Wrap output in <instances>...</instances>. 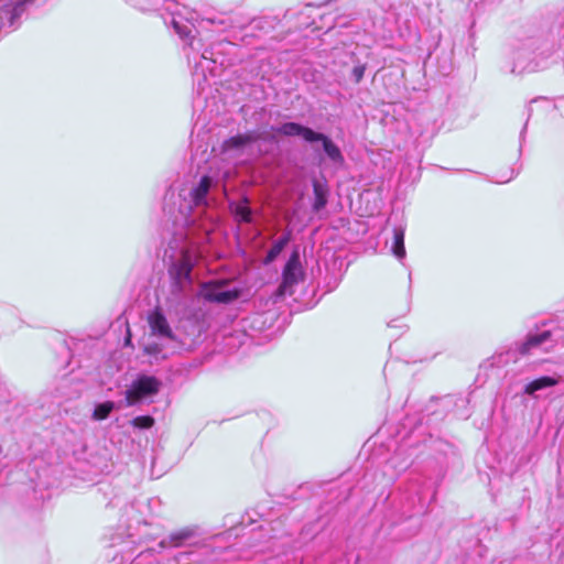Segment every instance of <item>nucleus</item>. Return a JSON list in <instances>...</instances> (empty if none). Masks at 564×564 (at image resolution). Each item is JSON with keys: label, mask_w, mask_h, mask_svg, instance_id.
Masks as SVG:
<instances>
[{"label": "nucleus", "mask_w": 564, "mask_h": 564, "mask_svg": "<svg viewBox=\"0 0 564 564\" xmlns=\"http://www.w3.org/2000/svg\"><path fill=\"white\" fill-rule=\"evenodd\" d=\"M366 72V64L355 65L351 70L352 79L356 84L360 83Z\"/></svg>", "instance_id": "23"}, {"label": "nucleus", "mask_w": 564, "mask_h": 564, "mask_svg": "<svg viewBox=\"0 0 564 564\" xmlns=\"http://www.w3.org/2000/svg\"><path fill=\"white\" fill-rule=\"evenodd\" d=\"M198 536V529L196 527H185L176 531L171 532L166 538L162 539L159 543V547H183L191 545L193 540Z\"/></svg>", "instance_id": "11"}, {"label": "nucleus", "mask_w": 564, "mask_h": 564, "mask_svg": "<svg viewBox=\"0 0 564 564\" xmlns=\"http://www.w3.org/2000/svg\"><path fill=\"white\" fill-rule=\"evenodd\" d=\"M272 131L284 137H301L308 143L321 142L323 151L328 160L334 164H343L344 155L340 149L326 134L317 132L308 127L297 122H284L280 126L272 127Z\"/></svg>", "instance_id": "6"}, {"label": "nucleus", "mask_w": 564, "mask_h": 564, "mask_svg": "<svg viewBox=\"0 0 564 564\" xmlns=\"http://www.w3.org/2000/svg\"><path fill=\"white\" fill-rule=\"evenodd\" d=\"M191 555V553L187 552H181L175 556V561L181 564L183 560L187 558Z\"/></svg>", "instance_id": "26"}, {"label": "nucleus", "mask_w": 564, "mask_h": 564, "mask_svg": "<svg viewBox=\"0 0 564 564\" xmlns=\"http://www.w3.org/2000/svg\"><path fill=\"white\" fill-rule=\"evenodd\" d=\"M164 22L165 24L172 25L178 36L186 42L188 63L193 64V59L195 61L192 75L198 87L204 89V85L207 84L208 80L207 73L210 76L217 75V61L214 58L212 50L205 48L199 55V61H196L197 56H193V52L198 51V48L195 46L194 36L192 35L193 25L176 13H171L170 21L165 20Z\"/></svg>", "instance_id": "5"}, {"label": "nucleus", "mask_w": 564, "mask_h": 564, "mask_svg": "<svg viewBox=\"0 0 564 564\" xmlns=\"http://www.w3.org/2000/svg\"><path fill=\"white\" fill-rule=\"evenodd\" d=\"M554 333L551 330H543L539 334H530L525 341L518 346L520 355L530 354L533 349L542 347L543 350H549L552 347Z\"/></svg>", "instance_id": "12"}, {"label": "nucleus", "mask_w": 564, "mask_h": 564, "mask_svg": "<svg viewBox=\"0 0 564 564\" xmlns=\"http://www.w3.org/2000/svg\"><path fill=\"white\" fill-rule=\"evenodd\" d=\"M290 240H291L290 231L285 232L279 239H276L273 242V245L271 246V248L269 249V251L267 252L264 263L269 264V263L273 262L279 257V254L283 251V249L286 247V245L290 242Z\"/></svg>", "instance_id": "17"}, {"label": "nucleus", "mask_w": 564, "mask_h": 564, "mask_svg": "<svg viewBox=\"0 0 564 564\" xmlns=\"http://www.w3.org/2000/svg\"><path fill=\"white\" fill-rule=\"evenodd\" d=\"M558 380L554 377L543 376L532 380L524 387V393L533 395L536 391L556 386Z\"/></svg>", "instance_id": "16"}, {"label": "nucleus", "mask_w": 564, "mask_h": 564, "mask_svg": "<svg viewBox=\"0 0 564 564\" xmlns=\"http://www.w3.org/2000/svg\"><path fill=\"white\" fill-rule=\"evenodd\" d=\"M525 129H527V123L524 124V127H523V129L521 131V138L523 137Z\"/></svg>", "instance_id": "29"}, {"label": "nucleus", "mask_w": 564, "mask_h": 564, "mask_svg": "<svg viewBox=\"0 0 564 564\" xmlns=\"http://www.w3.org/2000/svg\"><path fill=\"white\" fill-rule=\"evenodd\" d=\"M259 140L257 131H247L226 139L221 144V154L226 159H238Z\"/></svg>", "instance_id": "9"}, {"label": "nucleus", "mask_w": 564, "mask_h": 564, "mask_svg": "<svg viewBox=\"0 0 564 564\" xmlns=\"http://www.w3.org/2000/svg\"><path fill=\"white\" fill-rule=\"evenodd\" d=\"M304 279V271L297 250L292 251L282 271V282L279 285L278 294L281 296L292 295L295 285Z\"/></svg>", "instance_id": "8"}, {"label": "nucleus", "mask_w": 564, "mask_h": 564, "mask_svg": "<svg viewBox=\"0 0 564 564\" xmlns=\"http://www.w3.org/2000/svg\"><path fill=\"white\" fill-rule=\"evenodd\" d=\"M151 334L165 339H175V335L161 310L155 308L148 317Z\"/></svg>", "instance_id": "13"}, {"label": "nucleus", "mask_w": 564, "mask_h": 564, "mask_svg": "<svg viewBox=\"0 0 564 564\" xmlns=\"http://www.w3.org/2000/svg\"><path fill=\"white\" fill-rule=\"evenodd\" d=\"M154 424V419L150 415H140L132 420V425L138 429H150Z\"/></svg>", "instance_id": "22"}, {"label": "nucleus", "mask_w": 564, "mask_h": 564, "mask_svg": "<svg viewBox=\"0 0 564 564\" xmlns=\"http://www.w3.org/2000/svg\"><path fill=\"white\" fill-rule=\"evenodd\" d=\"M234 213L236 218L239 221L243 223H250L252 218V213L250 207L248 206V200L245 199L243 202L237 204L234 208Z\"/></svg>", "instance_id": "20"}, {"label": "nucleus", "mask_w": 564, "mask_h": 564, "mask_svg": "<svg viewBox=\"0 0 564 564\" xmlns=\"http://www.w3.org/2000/svg\"><path fill=\"white\" fill-rule=\"evenodd\" d=\"M513 354H514V352H513V351H511V350L507 351V354H506L507 358H506V360H505V361H506V362H508V361H509V356H510V355H513Z\"/></svg>", "instance_id": "27"}, {"label": "nucleus", "mask_w": 564, "mask_h": 564, "mask_svg": "<svg viewBox=\"0 0 564 564\" xmlns=\"http://www.w3.org/2000/svg\"><path fill=\"white\" fill-rule=\"evenodd\" d=\"M149 506L144 501H132L124 506L119 519L118 532L112 538V544L117 540L127 539V546L132 550L134 545H140L153 540L156 532L152 522L148 519Z\"/></svg>", "instance_id": "4"}, {"label": "nucleus", "mask_w": 564, "mask_h": 564, "mask_svg": "<svg viewBox=\"0 0 564 564\" xmlns=\"http://www.w3.org/2000/svg\"><path fill=\"white\" fill-rule=\"evenodd\" d=\"M130 564H159V560L153 549L141 551Z\"/></svg>", "instance_id": "19"}, {"label": "nucleus", "mask_w": 564, "mask_h": 564, "mask_svg": "<svg viewBox=\"0 0 564 564\" xmlns=\"http://www.w3.org/2000/svg\"><path fill=\"white\" fill-rule=\"evenodd\" d=\"M116 409V404L112 401H106L99 403L95 406L93 419L96 421H101L107 419L110 413Z\"/></svg>", "instance_id": "18"}, {"label": "nucleus", "mask_w": 564, "mask_h": 564, "mask_svg": "<svg viewBox=\"0 0 564 564\" xmlns=\"http://www.w3.org/2000/svg\"><path fill=\"white\" fill-rule=\"evenodd\" d=\"M404 232L405 228L402 225L395 226L393 228L391 252L399 260H403L406 254L404 247Z\"/></svg>", "instance_id": "14"}, {"label": "nucleus", "mask_w": 564, "mask_h": 564, "mask_svg": "<svg viewBox=\"0 0 564 564\" xmlns=\"http://www.w3.org/2000/svg\"><path fill=\"white\" fill-rule=\"evenodd\" d=\"M161 388V381L153 377L141 375L124 392V401L127 406L135 405L153 395L158 394Z\"/></svg>", "instance_id": "7"}, {"label": "nucleus", "mask_w": 564, "mask_h": 564, "mask_svg": "<svg viewBox=\"0 0 564 564\" xmlns=\"http://www.w3.org/2000/svg\"><path fill=\"white\" fill-rule=\"evenodd\" d=\"M180 216L182 215L180 214ZM177 221H181L183 226L186 227L185 238L188 240V245L182 246L180 248V253L175 257H171L169 274L173 281V286L178 292H184L186 288L192 284V270L195 262V256L192 248L193 234L197 228L205 237H207L213 231L214 225L212 216L198 217L197 221L193 226H186L183 217L177 219ZM181 236H184V232H181Z\"/></svg>", "instance_id": "3"}, {"label": "nucleus", "mask_w": 564, "mask_h": 564, "mask_svg": "<svg viewBox=\"0 0 564 564\" xmlns=\"http://www.w3.org/2000/svg\"><path fill=\"white\" fill-rule=\"evenodd\" d=\"M564 44V10L552 21L547 35H530L521 39L512 53V73L523 74L549 68L557 59V51Z\"/></svg>", "instance_id": "1"}, {"label": "nucleus", "mask_w": 564, "mask_h": 564, "mask_svg": "<svg viewBox=\"0 0 564 564\" xmlns=\"http://www.w3.org/2000/svg\"><path fill=\"white\" fill-rule=\"evenodd\" d=\"M234 173L235 166L230 164L210 166L206 174L180 189L178 213L186 226H193L198 217L209 216L208 209L214 202L213 194L220 187L225 191L226 183Z\"/></svg>", "instance_id": "2"}, {"label": "nucleus", "mask_w": 564, "mask_h": 564, "mask_svg": "<svg viewBox=\"0 0 564 564\" xmlns=\"http://www.w3.org/2000/svg\"><path fill=\"white\" fill-rule=\"evenodd\" d=\"M511 178H512V176H510V177H508V178H506V180H503V181H497V183H507V182H509Z\"/></svg>", "instance_id": "28"}, {"label": "nucleus", "mask_w": 564, "mask_h": 564, "mask_svg": "<svg viewBox=\"0 0 564 564\" xmlns=\"http://www.w3.org/2000/svg\"><path fill=\"white\" fill-rule=\"evenodd\" d=\"M313 193H314V202L313 209L315 212H319L327 204L328 188L326 184L322 183L318 180L313 181Z\"/></svg>", "instance_id": "15"}, {"label": "nucleus", "mask_w": 564, "mask_h": 564, "mask_svg": "<svg viewBox=\"0 0 564 564\" xmlns=\"http://www.w3.org/2000/svg\"><path fill=\"white\" fill-rule=\"evenodd\" d=\"M131 4L141 11L159 10L164 0H130Z\"/></svg>", "instance_id": "21"}, {"label": "nucleus", "mask_w": 564, "mask_h": 564, "mask_svg": "<svg viewBox=\"0 0 564 564\" xmlns=\"http://www.w3.org/2000/svg\"><path fill=\"white\" fill-rule=\"evenodd\" d=\"M1 322H2V327L3 328H8L7 325H6V316H1ZM21 323V321L19 318H14L13 322H12V325L9 327V328H13V327H17L19 326Z\"/></svg>", "instance_id": "25"}, {"label": "nucleus", "mask_w": 564, "mask_h": 564, "mask_svg": "<svg viewBox=\"0 0 564 564\" xmlns=\"http://www.w3.org/2000/svg\"><path fill=\"white\" fill-rule=\"evenodd\" d=\"M144 351L148 354V355H159L161 352V349L159 347V345L156 344H153V345H148L144 347Z\"/></svg>", "instance_id": "24"}, {"label": "nucleus", "mask_w": 564, "mask_h": 564, "mask_svg": "<svg viewBox=\"0 0 564 564\" xmlns=\"http://www.w3.org/2000/svg\"><path fill=\"white\" fill-rule=\"evenodd\" d=\"M240 292L237 289H228L223 283H205L202 296L205 301L219 304H229L237 300Z\"/></svg>", "instance_id": "10"}]
</instances>
